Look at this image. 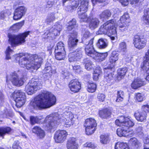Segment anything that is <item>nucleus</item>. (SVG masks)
Instances as JSON below:
<instances>
[{"label":"nucleus","mask_w":149,"mask_h":149,"mask_svg":"<svg viewBox=\"0 0 149 149\" xmlns=\"http://www.w3.org/2000/svg\"><path fill=\"white\" fill-rule=\"evenodd\" d=\"M74 115L70 112H65L63 116L62 115H60L58 113L56 112L47 116L44 122L47 129L49 130L56 127L61 122L63 123L68 127H70L74 123Z\"/></svg>","instance_id":"1"},{"label":"nucleus","mask_w":149,"mask_h":149,"mask_svg":"<svg viewBox=\"0 0 149 149\" xmlns=\"http://www.w3.org/2000/svg\"><path fill=\"white\" fill-rule=\"evenodd\" d=\"M45 56L44 53H40L38 56L35 54L28 55L26 56L20 54L17 56L16 60H19V64L21 67H25L28 70L33 71L40 68Z\"/></svg>","instance_id":"2"},{"label":"nucleus","mask_w":149,"mask_h":149,"mask_svg":"<svg viewBox=\"0 0 149 149\" xmlns=\"http://www.w3.org/2000/svg\"><path fill=\"white\" fill-rule=\"evenodd\" d=\"M56 97L51 93L46 91L37 96L30 102L34 109H41L49 108L55 105Z\"/></svg>","instance_id":"3"},{"label":"nucleus","mask_w":149,"mask_h":149,"mask_svg":"<svg viewBox=\"0 0 149 149\" xmlns=\"http://www.w3.org/2000/svg\"><path fill=\"white\" fill-rule=\"evenodd\" d=\"M116 124L121 127L117 129V134L120 137L125 136L126 129L130 127H132L134 123L129 118L124 116H120L115 121Z\"/></svg>","instance_id":"4"},{"label":"nucleus","mask_w":149,"mask_h":149,"mask_svg":"<svg viewBox=\"0 0 149 149\" xmlns=\"http://www.w3.org/2000/svg\"><path fill=\"white\" fill-rule=\"evenodd\" d=\"M116 21L113 19L107 21L101 25L97 32L98 34H109L112 33L116 35Z\"/></svg>","instance_id":"5"},{"label":"nucleus","mask_w":149,"mask_h":149,"mask_svg":"<svg viewBox=\"0 0 149 149\" xmlns=\"http://www.w3.org/2000/svg\"><path fill=\"white\" fill-rule=\"evenodd\" d=\"M29 31H27L17 35L8 34L9 44L13 47L21 45L25 42V38L29 34Z\"/></svg>","instance_id":"6"},{"label":"nucleus","mask_w":149,"mask_h":149,"mask_svg":"<svg viewBox=\"0 0 149 149\" xmlns=\"http://www.w3.org/2000/svg\"><path fill=\"white\" fill-rule=\"evenodd\" d=\"M42 83L41 79H32L26 86L25 91L28 95H31L41 88Z\"/></svg>","instance_id":"7"},{"label":"nucleus","mask_w":149,"mask_h":149,"mask_svg":"<svg viewBox=\"0 0 149 149\" xmlns=\"http://www.w3.org/2000/svg\"><path fill=\"white\" fill-rule=\"evenodd\" d=\"M6 78L7 82L9 79L13 85L16 86H21L24 82L23 76L19 77L15 72L11 73L9 76H7Z\"/></svg>","instance_id":"8"},{"label":"nucleus","mask_w":149,"mask_h":149,"mask_svg":"<svg viewBox=\"0 0 149 149\" xmlns=\"http://www.w3.org/2000/svg\"><path fill=\"white\" fill-rule=\"evenodd\" d=\"M84 126L85 127L86 134L90 135L93 133L95 131L97 124L94 119L90 118L85 120Z\"/></svg>","instance_id":"9"},{"label":"nucleus","mask_w":149,"mask_h":149,"mask_svg":"<svg viewBox=\"0 0 149 149\" xmlns=\"http://www.w3.org/2000/svg\"><path fill=\"white\" fill-rule=\"evenodd\" d=\"M62 26L58 23H56L49 30H47L44 33V35L48 37L53 38L55 36L59 35L62 29Z\"/></svg>","instance_id":"10"},{"label":"nucleus","mask_w":149,"mask_h":149,"mask_svg":"<svg viewBox=\"0 0 149 149\" xmlns=\"http://www.w3.org/2000/svg\"><path fill=\"white\" fill-rule=\"evenodd\" d=\"M83 53V49L78 48L73 52L69 53L68 58L70 62L79 61L82 57Z\"/></svg>","instance_id":"11"},{"label":"nucleus","mask_w":149,"mask_h":149,"mask_svg":"<svg viewBox=\"0 0 149 149\" xmlns=\"http://www.w3.org/2000/svg\"><path fill=\"white\" fill-rule=\"evenodd\" d=\"M93 40L94 38H93L89 41V43L87 44H85V52L87 56L93 58H95L96 57L97 52L94 50L93 47Z\"/></svg>","instance_id":"12"},{"label":"nucleus","mask_w":149,"mask_h":149,"mask_svg":"<svg viewBox=\"0 0 149 149\" xmlns=\"http://www.w3.org/2000/svg\"><path fill=\"white\" fill-rule=\"evenodd\" d=\"M133 43L135 47L139 49L144 48L146 45V40L144 38V36L136 35L133 39Z\"/></svg>","instance_id":"13"},{"label":"nucleus","mask_w":149,"mask_h":149,"mask_svg":"<svg viewBox=\"0 0 149 149\" xmlns=\"http://www.w3.org/2000/svg\"><path fill=\"white\" fill-rule=\"evenodd\" d=\"M129 16L127 13H125L120 19V24L118 26L122 32L125 31L127 30L129 26Z\"/></svg>","instance_id":"14"},{"label":"nucleus","mask_w":149,"mask_h":149,"mask_svg":"<svg viewBox=\"0 0 149 149\" xmlns=\"http://www.w3.org/2000/svg\"><path fill=\"white\" fill-rule=\"evenodd\" d=\"M77 34L76 32L74 31L70 35L68 43L69 49L70 51H72L77 46L78 41V39H77Z\"/></svg>","instance_id":"15"},{"label":"nucleus","mask_w":149,"mask_h":149,"mask_svg":"<svg viewBox=\"0 0 149 149\" xmlns=\"http://www.w3.org/2000/svg\"><path fill=\"white\" fill-rule=\"evenodd\" d=\"M68 134L65 130H58L54 134V139L56 142L58 143H63L66 139Z\"/></svg>","instance_id":"16"},{"label":"nucleus","mask_w":149,"mask_h":149,"mask_svg":"<svg viewBox=\"0 0 149 149\" xmlns=\"http://www.w3.org/2000/svg\"><path fill=\"white\" fill-rule=\"evenodd\" d=\"M104 77L105 79L109 82L113 79L114 74L113 73L114 71L113 65L108 66L104 68Z\"/></svg>","instance_id":"17"},{"label":"nucleus","mask_w":149,"mask_h":149,"mask_svg":"<svg viewBox=\"0 0 149 149\" xmlns=\"http://www.w3.org/2000/svg\"><path fill=\"white\" fill-rule=\"evenodd\" d=\"M26 9L24 6H21L16 9L14 12L13 17L14 20L20 19L25 14Z\"/></svg>","instance_id":"18"},{"label":"nucleus","mask_w":149,"mask_h":149,"mask_svg":"<svg viewBox=\"0 0 149 149\" xmlns=\"http://www.w3.org/2000/svg\"><path fill=\"white\" fill-rule=\"evenodd\" d=\"M145 58L146 59L143 62L141 69L144 72L149 74V49L146 52ZM146 79L149 81V74L146 77Z\"/></svg>","instance_id":"19"},{"label":"nucleus","mask_w":149,"mask_h":149,"mask_svg":"<svg viewBox=\"0 0 149 149\" xmlns=\"http://www.w3.org/2000/svg\"><path fill=\"white\" fill-rule=\"evenodd\" d=\"M69 87L70 90L74 93L78 92L81 88V84L77 79L71 80L69 83Z\"/></svg>","instance_id":"20"},{"label":"nucleus","mask_w":149,"mask_h":149,"mask_svg":"<svg viewBox=\"0 0 149 149\" xmlns=\"http://www.w3.org/2000/svg\"><path fill=\"white\" fill-rule=\"evenodd\" d=\"M136 120L139 122H145L147 116L146 112L143 111H136L134 114Z\"/></svg>","instance_id":"21"},{"label":"nucleus","mask_w":149,"mask_h":149,"mask_svg":"<svg viewBox=\"0 0 149 149\" xmlns=\"http://www.w3.org/2000/svg\"><path fill=\"white\" fill-rule=\"evenodd\" d=\"M77 146L75 138H70L68 140L67 144V147L68 149H77Z\"/></svg>","instance_id":"22"},{"label":"nucleus","mask_w":149,"mask_h":149,"mask_svg":"<svg viewBox=\"0 0 149 149\" xmlns=\"http://www.w3.org/2000/svg\"><path fill=\"white\" fill-rule=\"evenodd\" d=\"M108 42L107 40L104 38L99 39L97 43V47L100 49H104L108 45Z\"/></svg>","instance_id":"23"},{"label":"nucleus","mask_w":149,"mask_h":149,"mask_svg":"<svg viewBox=\"0 0 149 149\" xmlns=\"http://www.w3.org/2000/svg\"><path fill=\"white\" fill-rule=\"evenodd\" d=\"M111 114V110L107 108L104 109L99 112V116L102 118H109Z\"/></svg>","instance_id":"24"},{"label":"nucleus","mask_w":149,"mask_h":149,"mask_svg":"<svg viewBox=\"0 0 149 149\" xmlns=\"http://www.w3.org/2000/svg\"><path fill=\"white\" fill-rule=\"evenodd\" d=\"M145 84V82L143 80L138 78L134 79L131 84V87L134 89H136Z\"/></svg>","instance_id":"25"},{"label":"nucleus","mask_w":149,"mask_h":149,"mask_svg":"<svg viewBox=\"0 0 149 149\" xmlns=\"http://www.w3.org/2000/svg\"><path fill=\"white\" fill-rule=\"evenodd\" d=\"M88 1L83 0L81 3L80 6L78 8V12H86L88 8Z\"/></svg>","instance_id":"26"},{"label":"nucleus","mask_w":149,"mask_h":149,"mask_svg":"<svg viewBox=\"0 0 149 149\" xmlns=\"http://www.w3.org/2000/svg\"><path fill=\"white\" fill-rule=\"evenodd\" d=\"M32 131L33 133L36 134L40 138H43L45 135L44 131L39 127H35L33 128Z\"/></svg>","instance_id":"27"},{"label":"nucleus","mask_w":149,"mask_h":149,"mask_svg":"<svg viewBox=\"0 0 149 149\" xmlns=\"http://www.w3.org/2000/svg\"><path fill=\"white\" fill-rule=\"evenodd\" d=\"M100 21L97 18H93L91 19L89 24V27L91 29H94L97 27L100 23Z\"/></svg>","instance_id":"28"},{"label":"nucleus","mask_w":149,"mask_h":149,"mask_svg":"<svg viewBox=\"0 0 149 149\" xmlns=\"http://www.w3.org/2000/svg\"><path fill=\"white\" fill-rule=\"evenodd\" d=\"M22 97H17L14 100L16 102V105L18 108H20L22 106L25 102L26 97L25 95H22Z\"/></svg>","instance_id":"29"},{"label":"nucleus","mask_w":149,"mask_h":149,"mask_svg":"<svg viewBox=\"0 0 149 149\" xmlns=\"http://www.w3.org/2000/svg\"><path fill=\"white\" fill-rule=\"evenodd\" d=\"M119 54L116 52H113L110 56L109 61L111 64H109L110 66L111 65H113V63H115L117 61L119 58Z\"/></svg>","instance_id":"30"},{"label":"nucleus","mask_w":149,"mask_h":149,"mask_svg":"<svg viewBox=\"0 0 149 149\" xmlns=\"http://www.w3.org/2000/svg\"><path fill=\"white\" fill-rule=\"evenodd\" d=\"M1 111L4 117L6 118H12L14 116V114L11 111H8L6 108L3 107H1Z\"/></svg>","instance_id":"31"},{"label":"nucleus","mask_w":149,"mask_h":149,"mask_svg":"<svg viewBox=\"0 0 149 149\" xmlns=\"http://www.w3.org/2000/svg\"><path fill=\"white\" fill-rule=\"evenodd\" d=\"M118 49L120 52L123 55H125L124 56V58H125V57H127V55L126 54L127 52V44L126 43L124 42H120L119 44Z\"/></svg>","instance_id":"32"},{"label":"nucleus","mask_w":149,"mask_h":149,"mask_svg":"<svg viewBox=\"0 0 149 149\" xmlns=\"http://www.w3.org/2000/svg\"><path fill=\"white\" fill-rule=\"evenodd\" d=\"M82 34L83 35L82 38V42L85 43L86 42L90 37L91 34L89 31L86 29H84L82 30Z\"/></svg>","instance_id":"33"},{"label":"nucleus","mask_w":149,"mask_h":149,"mask_svg":"<svg viewBox=\"0 0 149 149\" xmlns=\"http://www.w3.org/2000/svg\"><path fill=\"white\" fill-rule=\"evenodd\" d=\"M86 12H78V17L81 22H87L90 19V17H87Z\"/></svg>","instance_id":"34"},{"label":"nucleus","mask_w":149,"mask_h":149,"mask_svg":"<svg viewBox=\"0 0 149 149\" xmlns=\"http://www.w3.org/2000/svg\"><path fill=\"white\" fill-rule=\"evenodd\" d=\"M130 144L135 148H137L141 146V143L135 138H132L129 141Z\"/></svg>","instance_id":"35"},{"label":"nucleus","mask_w":149,"mask_h":149,"mask_svg":"<svg viewBox=\"0 0 149 149\" xmlns=\"http://www.w3.org/2000/svg\"><path fill=\"white\" fill-rule=\"evenodd\" d=\"M111 15V12L109 10H106L103 11L99 15L100 18L102 20L104 19H108Z\"/></svg>","instance_id":"36"},{"label":"nucleus","mask_w":149,"mask_h":149,"mask_svg":"<svg viewBox=\"0 0 149 149\" xmlns=\"http://www.w3.org/2000/svg\"><path fill=\"white\" fill-rule=\"evenodd\" d=\"M42 119V117L41 116H31L30 117V123L32 125H34L36 123H40Z\"/></svg>","instance_id":"37"},{"label":"nucleus","mask_w":149,"mask_h":149,"mask_svg":"<svg viewBox=\"0 0 149 149\" xmlns=\"http://www.w3.org/2000/svg\"><path fill=\"white\" fill-rule=\"evenodd\" d=\"M55 52H65L64 45L62 42H59L57 44L55 48Z\"/></svg>","instance_id":"38"},{"label":"nucleus","mask_w":149,"mask_h":149,"mask_svg":"<svg viewBox=\"0 0 149 149\" xmlns=\"http://www.w3.org/2000/svg\"><path fill=\"white\" fill-rule=\"evenodd\" d=\"M142 19L144 22L147 24H149V8L145 9Z\"/></svg>","instance_id":"39"},{"label":"nucleus","mask_w":149,"mask_h":149,"mask_svg":"<svg viewBox=\"0 0 149 149\" xmlns=\"http://www.w3.org/2000/svg\"><path fill=\"white\" fill-rule=\"evenodd\" d=\"M55 18V13H50L48 15L45 22L47 24H49L50 23L54 21Z\"/></svg>","instance_id":"40"},{"label":"nucleus","mask_w":149,"mask_h":149,"mask_svg":"<svg viewBox=\"0 0 149 149\" xmlns=\"http://www.w3.org/2000/svg\"><path fill=\"white\" fill-rule=\"evenodd\" d=\"M127 71V69L126 68L118 69L117 71L118 78H121L123 77Z\"/></svg>","instance_id":"41"},{"label":"nucleus","mask_w":149,"mask_h":149,"mask_svg":"<svg viewBox=\"0 0 149 149\" xmlns=\"http://www.w3.org/2000/svg\"><path fill=\"white\" fill-rule=\"evenodd\" d=\"M55 56L56 59L59 60H64L65 57L66 53L65 52H55Z\"/></svg>","instance_id":"42"},{"label":"nucleus","mask_w":149,"mask_h":149,"mask_svg":"<svg viewBox=\"0 0 149 149\" xmlns=\"http://www.w3.org/2000/svg\"><path fill=\"white\" fill-rule=\"evenodd\" d=\"M76 21L75 19H73L72 20L70 21L68 23L67 29L68 31L72 30L74 28L76 25Z\"/></svg>","instance_id":"43"},{"label":"nucleus","mask_w":149,"mask_h":149,"mask_svg":"<svg viewBox=\"0 0 149 149\" xmlns=\"http://www.w3.org/2000/svg\"><path fill=\"white\" fill-rule=\"evenodd\" d=\"M24 23V21L16 23L11 26L10 29L13 31H17L22 27Z\"/></svg>","instance_id":"44"},{"label":"nucleus","mask_w":149,"mask_h":149,"mask_svg":"<svg viewBox=\"0 0 149 149\" xmlns=\"http://www.w3.org/2000/svg\"><path fill=\"white\" fill-rule=\"evenodd\" d=\"M11 130V128L8 127H0V135L3 136L6 134H8Z\"/></svg>","instance_id":"45"},{"label":"nucleus","mask_w":149,"mask_h":149,"mask_svg":"<svg viewBox=\"0 0 149 149\" xmlns=\"http://www.w3.org/2000/svg\"><path fill=\"white\" fill-rule=\"evenodd\" d=\"M96 85L94 83H88V85L87 91L90 93H93L96 90Z\"/></svg>","instance_id":"46"},{"label":"nucleus","mask_w":149,"mask_h":149,"mask_svg":"<svg viewBox=\"0 0 149 149\" xmlns=\"http://www.w3.org/2000/svg\"><path fill=\"white\" fill-rule=\"evenodd\" d=\"M84 62L85 64V68L87 70H89L92 68V62L88 59H84Z\"/></svg>","instance_id":"47"},{"label":"nucleus","mask_w":149,"mask_h":149,"mask_svg":"<svg viewBox=\"0 0 149 149\" xmlns=\"http://www.w3.org/2000/svg\"><path fill=\"white\" fill-rule=\"evenodd\" d=\"M136 133L138 136L140 138H142L144 136L143 132V127L141 126H139L135 130Z\"/></svg>","instance_id":"48"},{"label":"nucleus","mask_w":149,"mask_h":149,"mask_svg":"<svg viewBox=\"0 0 149 149\" xmlns=\"http://www.w3.org/2000/svg\"><path fill=\"white\" fill-rule=\"evenodd\" d=\"M22 94L25 95V93L20 90L15 91L13 93V97L14 100H15V99L17 97H19L20 98L22 97Z\"/></svg>","instance_id":"49"},{"label":"nucleus","mask_w":149,"mask_h":149,"mask_svg":"<svg viewBox=\"0 0 149 149\" xmlns=\"http://www.w3.org/2000/svg\"><path fill=\"white\" fill-rule=\"evenodd\" d=\"M127 146V143H125L118 142L115 145V149H124Z\"/></svg>","instance_id":"50"},{"label":"nucleus","mask_w":149,"mask_h":149,"mask_svg":"<svg viewBox=\"0 0 149 149\" xmlns=\"http://www.w3.org/2000/svg\"><path fill=\"white\" fill-rule=\"evenodd\" d=\"M10 14V11L8 10H5L0 13V19H3L8 16Z\"/></svg>","instance_id":"51"},{"label":"nucleus","mask_w":149,"mask_h":149,"mask_svg":"<svg viewBox=\"0 0 149 149\" xmlns=\"http://www.w3.org/2000/svg\"><path fill=\"white\" fill-rule=\"evenodd\" d=\"M124 96V93L123 91H118L116 101L117 102L122 101L123 99Z\"/></svg>","instance_id":"52"},{"label":"nucleus","mask_w":149,"mask_h":149,"mask_svg":"<svg viewBox=\"0 0 149 149\" xmlns=\"http://www.w3.org/2000/svg\"><path fill=\"white\" fill-rule=\"evenodd\" d=\"M108 56V53L107 52L104 53H99L97 52V54L96 55V58L97 57H99L98 58L101 61H102L107 57Z\"/></svg>","instance_id":"53"},{"label":"nucleus","mask_w":149,"mask_h":149,"mask_svg":"<svg viewBox=\"0 0 149 149\" xmlns=\"http://www.w3.org/2000/svg\"><path fill=\"white\" fill-rule=\"evenodd\" d=\"M100 139V142L103 144H107L109 140V136L107 135H101Z\"/></svg>","instance_id":"54"},{"label":"nucleus","mask_w":149,"mask_h":149,"mask_svg":"<svg viewBox=\"0 0 149 149\" xmlns=\"http://www.w3.org/2000/svg\"><path fill=\"white\" fill-rule=\"evenodd\" d=\"M13 52V51L10 49V47L8 46L6 49L5 52L6 54V58L7 60H9L11 58L10 55H11Z\"/></svg>","instance_id":"55"},{"label":"nucleus","mask_w":149,"mask_h":149,"mask_svg":"<svg viewBox=\"0 0 149 149\" xmlns=\"http://www.w3.org/2000/svg\"><path fill=\"white\" fill-rule=\"evenodd\" d=\"M136 100L139 102H142L145 98L144 94L142 93H137L136 94Z\"/></svg>","instance_id":"56"},{"label":"nucleus","mask_w":149,"mask_h":149,"mask_svg":"<svg viewBox=\"0 0 149 149\" xmlns=\"http://www.w3.org/2000/svg\"><path fill=\"white\" fill-rule=\"evenodd\" d=\"M44 71L46 73L52 72V68L50 64L49 63H46Z\"/></svg>","instance_id":"57"},{"label":"nucleus","mask_w":149,"mask_h":149,"mask_svg":"<svg viewBox=\"0 0 149 149\" xmlns=\"http://www.w3.org/2000/svg\"><path fill=\"white\" fill-rule=\"evenodd\" d=\"M19 143L18 141H14L12 145V148L13 149H22L19 146Z\"/></svg>","instance_id":"58"},{"label":"nucleus","mask_w":149,"mask_h":149,"mask_svg":"<svg viewBox=\"0 0 149 149\" xmlns=\"http://www.w3.org/2000/svg\"><path fill=\"white\" fill-rule=\"evenodd\" d=\"M105 97L104 94L102 93H99L98 94L97 98L98 101L102 102L104 101Z\"/></svg>","instance_id":"59"},{"label":"nucleus","mask_w":149,"mask_h":149,"mask_svg":"<svg viewBox=\"0 0 149 149\" xmlns=\"http://www.w3.org/2000/svg\"><path fill=\"white\" fill-rule=\"evenodd\" d=\"M85 147H88L92 149H94L96 146L92 142H87L84 145Z\"/></svg>","instance_id":"60"},{"label":"nucleus","mask_w":149,"mask_h":149,"mask_svg":"<svg viewBox=\"0 0 149 149\" xmlns=\"http://www.w3.org/2000/svg\"><path fill=\"white\" fill-rule=\"evenodd\" d=\"M141 111H143L146 112H149V105L146 104L143 105L141 108Z\"/></svg>","instance_id":"61"},{"label":"nucleus","mask_w":149,"mask_h":149,"mask_svg":"<svg viewBox=\"0 0 149 149\" xmlns=\"http://www.w3.org/2000/svg\"><path fill=\"white\" fill-rule=\"evenodd\" d=\"M102 72L101 69V68L99 66H97L95 69L94 71V73L95 74H99L100 75Z\"/></svg>","instance_id":"62"},{"label":"nucleus","mask_w":149,"mask_h":149,"mask_svg":"<svg viewBox=\"0 0 149 149\" xmlns=\"http://www.w3.org/2000/svg\"><path fill=\"white\" fill-rule=\"evenodd\" d=\"M54 3V0H48L46 5V7L47 8H51L52 6Z\"/></svg>","instance_id":"63"},{"label":"nucleus","mask_w":149,"mask_h":149,"mask_svg":"<svg viewBox=\"0 0 149 149\" xmlns=\"http://www.w3.org/2000/svg\"><path fill=\"white\" fill-rule=\"evenodd\" d=\"M5 101L4 96L2 93L0 91V105H3Z\"/></svg>","instance_id":"64"}]
</instances>
